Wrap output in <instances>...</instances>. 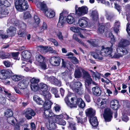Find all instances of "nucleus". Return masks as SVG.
Returning a JSON list of instances; mask_svg holds the SVG:
<instances>
[{
	"mask_svg": "<svg viewBox=\"0 0 130 130\" xmlns=\"http://www.w3.org/2000/svg\"><path fill=\"white\" fill-rule=\"evenodd\" d=\"M22 55L24 58L26 59H28L31 56V54L29 51L25 50L22 52Z\"/></svg>",
	"mask_w": 130,
	"mask_h": 130,
	"instance_id": "nucleus-31",
	"label": "nucleus"
},
{
	"mask_svg": "<svg viewBox=\"0 0 130 130\" xmlns=\"http://www.w3.org/2000/svg\"><path fill=\"white\" fill-rule=\"evenodd\" d=\"M100 51L96 50L95 52H92L91 53L92 55L95 59L102 60L103 59V57L100 56Z\"/></svg>",
	"mask_w": 130,
	"mask_h": 130,
	"instance_id": "nucleus-24",
	"label": "nucleus"
},
{
	"mask_svg": "<svg viewBox=\"0 0 130 130\" xmlns=\"http://www.w3.org/2000/svg\"><path fill=\"white\" fill-rule=\"evenodd\" d=\"M49 81L51 83L54 85L58 86L59 87L61 86V82L60 81L58 80L55 77L51 76L49 78Z\"/></svg>",
	"mask_w": 130,
	"mask_h": 130,
	"instance_id": "nucleus-22",
	"label": "nucleus"
},
{
	"mask_svg": "<svg viewBox=\"0 0 130 130\" xmlns=\"http://www.w3.org/2000/svg\"><path fill=\"white\" fill-rule=\"evenodd\" d=\"M43 95L45 96V104L46 101L49 100L51 98V94L49 92L47 91L45 92H43Z\"/></svg>",
	"mask_w": 130,
	"mask_h": 130,
	"instance_id": "nucleus-37",
	"label": "nucleus"
},
{
	"mask_svg": "<svg viewBox=\"0 0 130 130\" xmlns=\"http://www.w3.org/2000/svg\"><path fill=\"white\" fill-rule=\"evenodd\" d=\"M36 4L38 8L42 10L44 12L45 15L47 17L52 18L55 17V11L53 9H48L44 2L43 3L39 2H36Z\"/></svg>",
	"mask_w": 130,
	"mask_h": 130,
	"instance_id": "nucleus-2",
	"label": "nucleus"
},
{
	"mask_svg": "<svg viewBox=\"0 0 130 130\" xmlns=\"http://www.w3.org/2000/svg\"><path fill=\"white\" fill-rule=\"evenodd\" d=\"M79 107L83 108L85 107V104L83 100L81 98L79 99V102L77 104Z\"/></svg>",
	"mask_w": 130,
	"mask_h": 130,
	"instance_id": "nucleus-44",
	"label": "nucleus"
},
{
	"mask_svg": "<svg viewBox=\"0 0 130 130\" xmlns=\"http://www.w3.org/2000/svg\"><path fill=\"white\" fill-rule=\"evenodd\" d=\"M50 63L53 66H58L61 62L60 57H51L50 59Z\"/></svg>",
	"mask_w": 130,
	"mask_h": 130,
	"instance_id": "nucleus-18",
	"label": "nucleus"
},
{
	"mask_svg": "<svg viewBox=\"0 0 130 130\" xmlns=\"http://www.w3.org/2000/svg\"><path fill=\"white\" fill-rule=\"evenodd\" d=\"M61 115H62L63 118V117L65 119L70 120H72V118L70 117L66 113H63Z\"/></svg>",
	"mask_w": 130,
	"mask_h": 130,
	"instance_id": "nucleus-64",
	"label": "nucleus"
},
{
	"mask_svg": "<svg viewBox=\"0 0 130 130\" xmlns=\"http://www.w3.org/2000/svg\"><path fill=\"white\" fill-rule=\"evenodd\" d=\"M23 113L25 115V117L28 119L32 118V116H34L36 114V113L31 109L27 108L24 111Z\"/></svg>",
	"mask_w": 130,
	"mask_h": 130,
	"instance_id": "nucleus-13",
	"label": "nucleus"
},
{
	"mask_svg": "<svg viewBox=\"0 0 130 130\" xmlns=\"http://www.w3.org/2000/svg\"><path fill=\"white\" fill-rule=\"evenodd\" d=\"M52 119L54 122L56 123L60 120L63 118V116L61 114L59 115H57L54 114V116L52 117Z\"/></svg>",
	"mask_w": 130,
	"mask_h": 130,
	"instance_id": "nucleus-36",
	"label": "nucleus"
},
{
	"mask_svg": "<svg viewBox=\"0 0 130 130\" xmlns=\"http://www.w3.org/2000/svg\"><path fill=\"white\" fill-rule=\"evenodd\" d=\"M98 1V3H102L106 5H108L109 3V2L107 1H106L105 0H96Z\"/></svg>",
	"mask_w": 130,
	"mask_h": 130,
	"instance_id": "nucleus-59",
	"label": "nucleus"
},
{
	"mask_svg": "<svg viewBox=\"0 0 130 130\" xmlns=\"http://www.w3.org/2000/svg\"><path fill=\"white\" fill-rule=\"evenodd\" d=\"M10 75V73L7 71L3 70L0 71V79H6Z\"/></svg>",
	"mask_w": 130,
	"mask_h": 130,
	"instance_id": "nucleus-21",
	"label": "nucleus"
},
{
	"mask_svg": "<svg viewBox=\"0 0 130 130\" xmlns=\"http://www.w3.org/2000/svg\"><path fill=\"white\" fill-rule=\"evenodd\" d=\"M33 99L37 104L39 105H43L44 106L45 104V102H44V101L42 100L41 98L37 95L34 96Z\"/></svg>",
	"mask_w": 130,
	"mask_h": 130,
	"instance_id": "nucleus-27",
	"label": "nucleus"
},
{
	"mask_svg": "<svg viewBox=\"0 0 130 130\" xmlns=\"http://www.w3.org/2000/svg\"><path fill=\"white\" fill-rule=\"evenodd\" d=\"M43 92H46L48 89L47 85L43 83H40L38 86V89Z\"/></svg>",
	"mask_w": 130,
	"mask_h": 130,
	"instance_id": "nucleus-34",
	"label": "nucleus"
},
{
	"mask_svg": "<svg viewBox=\"0 0 130 130\" xmlns=\"http://www.w3.org/2000/svg\"><path fill=\"white\" fill-rule=\"evenodd\" d=\"M6 99L2 96H0V103L1 104H4L6 103Z\"/></svg>",
	"mask_w": 130,
	"mask_h": 130,
	"instance_id": "nucleus-61",
	"label": "nucleus"
},
{
	"mask_svg": "<svg viewBox=\"0 0 130 130\" xmlns=\"http://www.w3.org/2000/svg\"><path fill=\"white\" fill-rule=\"evenodd\" d=\"M70 85V87L74 91H77V89L81 87L82 85L80 82H73L71 83Z\"/></svg>",
	"mask_w": 130,
	"mask_h": 130,
	"instance_id": "nucleus-19",
	"label": "nucleus"
},
{
	"mask_svg": "<svg viewBox=\"0 0 130 130\" xmlns=\"http://www.w3.org/2000/svg\"><path fill=\"white\" fill-rule=\"evenodd\" d=\"M92 93L93 95L96 96H99L101 93V91L99 87L95 86L93 87L92 89Z\"/></svg>",
	"mask_w": 130,
	"mask_h": 130,
	"instance_id": "nucleus-26",
	"label": "nucleus"
},
{
	"mask_svg": "<svg viewBox=\"0 0 130 130\" xmlns=\"http://www.w3.org/2000/svg\"><path fill=\"white\" fill-rule=\"evenodd\" d=\"M48 40L53 43L55 46H58V43L55 39L52 38H50L48 39Z\"/></svg>",
	"mask_w": 130,
	"mask_h": 130,
	"instance_id": "nucleus-52",
	"label": "nucleus"
},
{
	"mask_svg": "<svg viewBox=\"0 0 130 130\" xmlns=\"http://www.w3.org/2000/svg\"><path fill=\"white\" fill-rule=\"evenodd\" d=\"M34 18L35 23L36 24L35 25H38L40 22L39 18L36 15H34Z\"/></svg>",
	"mask_w": 130,
	"mask_h": 130,
	"instance_id": "nucleus-53",
	"label": "nucleus"
},
{
	"mask_svg": "<svg viewBox=\"0 0 130 130\" xmlns=\"http://www.w3.org/2000/svg\"><path fill=\"white\" fill-rule=\"evenodd\" d=\"M89 120L91 124L93 126H96L98 125V123L97 122L96 117L94 116L89 119Z\"/></svg>",
	"mask_w": 130,
	"mask_h": 130,
	"instance_id": "nucleus-29",
	"label": "nucleus"
},
{
	"mask_svg": "<svg viewBox=\"0 0 130 130\" xmlns=\"http://www.w3.org/2000/svg\"><path fill=\"white\" fill-rule=\"evenodd\" d=\"M15 4L17 10L20 11H25L28 7V3L25 0H15Z\"/></svg>",
	"mask_w": 130,
	"mask_h": 130,
	"instance_id": "nucleus-4",
	"label": "nucleus"
},
{
	"mask_svg": "<svg viewBox=\"0 0 130 130\" xmlns=\"http://www.w3.org/2000/svg\"><path fill=\"white\" fill-rule=\"evenodd\" d=\"M104 29L105 27L104 26L101 25L100 26L99 28L98 32L100 33H103L104 31Z\"/></svg>",
	"mask_w": 130,
	"mask_h": 130,
	"instance_id": "nucleus-60",
	"label": "nucleus"
},
{
	"mask_svg": "<svg viewBox=\"0 0 130 130\" xmlns=\"http://www.w3.org/2000/svg\"><path fill=\"white\" fill-rule=\"evenodd\" d=\"M130 43L127 40L123 39H122L119 42L117 48L121 49V50H124V49L127 51L125 47L129 45Z\"/></svg>",
	"mask_w": 130,
	"mask_h": 130,
	"instance_id": "nucleus-11",
	"label": "nucleus"
},
{
	"mask_svg": "<svg viewBox=\"0 0 130 130\" xmlns=\"http://www.w3.org/2000/svg\"><path fill=\"white\" fill-rule=\"evenodd\" d=\"M89 20L85 17H83L79 20L78 24L79 26L83 28L86 27L88 25Z\"/></svg>",
	"mask_w": 130,
	"mask_h": 130,
	"instance_id": "nucleus-14",
	"label": "nucleus"
},
{
	"mask_svg": "<svg viewBox=\"0 0 130 130\" xmlns=\"http://www.w3.org/2000/svg\"><path fill=\"white\" fill-rule=\"evenodd\" d=\"M112 47H105L104 46H101V49L100 51V55L103 56H107L110 55V56H113L112 54Z\"/></svg>",
	"mask_w": 130,
	"mask_h": 130,
	"instance_id": "nucleus-7",
	"label": "nucleus"
},
{
	"mask_svg": "<svg viewBox=\"0 0 130 130\" xmlns=\"http://www.w3.org/2000/svg\"><path fill=\"white\" fill-rule=\"evenodd\" d=\"M65 22V19L63 17L62 13L60 14L58 22L57 24V27L58 28H62L63 27Z\"/></svg>",
	"mask_w": 130,
	"mask_h": 130,
	"instance_id": "nucleus-20",
	"label": "nucleus"
},
{
	"mask_svg": "<svg viewBox=\"0 0 130 130\" xmlns=\"http://www.w3.org/2000/svg\"><path fill=\"white\" fill-rule=\"evenodd\" d=\"M54 108L56 112H59L60 109V107L58 105L56 104L54 107Z\"/></svg>",
	"mask_w": 130,
	"mask_h": 130,
	"instance_id": "nucleus-63",
	"label": "nucleus"
},
{
	"mask_svg": "<svg viewBox=\"0 0 130 130\" xmlns=\"http://www.w3.org/2000/svg\"><path fill=\"white\" fill-rule=\"evenodd\" d=\"M51 92L52 93L54 94L56 98H58L59 95L58 94V90L56 88L53 87L51 88Z\"/></svg>",
	"mask_w": 130,
	"mask_h": 130,
	"instance_id": "nucleus-41",
	"label": "nucleus"
},
{
	"mask_svg": "<svg viewBox=\"0 0 130 130\" xmlns=\"http://www.w3.org/2000/svg\"><path fill=\"white\" fill-rule=\"evenodd\" d=\"M10 21L13 24L15 25L16 26L18 25L19 24V22L15 18L11 19Z\"/></svg>",
	"mask_w": 130,
	"mask_h": 130,
	"instance_id": "nucleus-51",
	"label": "nucleus"
},
{
	"mask_svg": "<svg viewBox=\"0 0 130 130\" xmlns=\"http://www.w3.org/2000/svg\"><path fill=\"white\" fill-rule=\"evenodd\" d=\"M105 16L106 19L108 20H110L113 18V16L109 13L107 11H105Z\"/></svg>",
	"mask_w": 130,
	"mask_h": 130,
	"instance_id": "nucleus-49",
	"label": "nucleus"
},
{
	"mask_svg": "<svg viewBox=\"0 0 130 130\" xmlns=\"http://www.w3.org/2000/svg\"><path fill=\"white\" fill-rule=\"evenodd\" d=\"M87 116L89 118L94 116L95 113V111L91 108L88 109L86 111Z\"/></svg>",
	"mask_w": 130,
	"mask_h": 130,
	"instance_id": "nucleus-32",
	"label": "nucleus"
},
{
	"mask_svg": "<svg viewBox=\"0 0 130 130\" xmlns=\"http://www.w3.org/2000/svg\"><path fill=\"white\" fill-rule=\"evenodd\" d=\"M70 30L72 31L78 33L81 30L86 31V29L85 28H82L78 27L72 26L70 28Z\"/></svg>",
	"mask_w": 130,
	"mask_h": 130,
	"instance_id": "nucleus-35",
	"label": "nucleus"
},
{
	"mask_svg": "<svg viewBox=\"0 0 130 130\" xmlns=\"http://www.w3.org/2000/svg\"><path fill=\"white\" fill-rule=\"evenodd\" d=\"M124 50H121V49L117 48L116 50L117 53H115L113 56V58H119L120 57H122L123 55L126 54L128 53L127 51L125 49Z\"/></svg>",
	"mask_w": 130,
	"mask_h": 130,
	"instance_id": "nucleus-16",
	"label": "nucleus"
},
{
	"mask_svg": "<svg viewBox=\"0 0 130 130\" xmlns=\"http://www.w3.org/2000/svg\"><path fill=\"white\" fill-rule=\"evenodd\" d=\"M16 30V27L10 26L9 28L7 30V33L9 36H13L15 33Z\"/></svg>",
	"mask_w": 130,
	"mask_h": 130,
	"instance_id": "nucleus-30",
	"label": "nucleus"
},
{
	"mask_svg": "<svg viewBox=\"0 0 130 130\" xmlns=\"http://www.w3.org/2000/svg\"><path fill=\"white\" fill-rule=\"evenodd\" d=\"M26 31L24 29L23 30H20L18 32V34L21 37H24L26 35Z\"/></svg>",
	"mask_w": 130,
	"mask_h": 130,
	"instance_id": "nucleus-48",
	"label": "nucleus"
},
{
	"mask_svg": "<svg viewBox=\"0 0 130 130\" xmlns=\"http://www.w3.org/2000/svg\"><path fill=\"white\" fill-rule=\"evenodd\" d=\"M10 54H8L6 55L4 53H2L0 54V58L3 59H4L8 58V56H10Z\"/></svg>",
	"mask_w": 130,
	"mask_h": 130,
	"instance_id": "nucleus-56",
	"label": "nucleus"
},
{
	"mask_svg": "<svg viewBox=\"0 0 130 130\" xmlns=\"http://www.w3.org/2000/svg\"><path fill=\"white\" fill-rule=\"evenodd\" d=\"M67 21L69 24H72L74 22V18L71 15H69L67 17Z\"/></svg>",
	"mask_w": 130,
	"mask_h": 130,
	"instance_id": "nucleus-39",
	"label": "nucleus"
},
{
	"mask_svg": "<svg viewBox=\"0 0 130 130\" xmlns=\"http://www.w3.org/2000/svg\"><path fill=\"white\" fill-rule=\"evenodd\" d=\"M1 0H0V18L6 16L9 13L7 9L3 8Z\"/></svg>",
	"mask_w": 130,
	"mask_h": 130,
	"instance_id": "nucleus-17",
	"label": "nucleus"
},
{
	"mask_svg": "<svg viewBox=\"0 0 130 130\" xmlns=\"http://www.w3.org/2000/svg\"><path fill=\"white\" fill-rule=\"evenodd\" d=\"M107 100L105 98H99L97 100L96 104L99 108H103L105 107Z\"/></svg>",
	"mask_w": 130,
	"mask_h": 130,
	"instance_id": "nucleus-15",
	"label": "nucleus"
},
{
	"mask_svg": "<svg viewBox=\"0 0 130 130\" xmlns=\"http://www.w3.org/2000/svg\"><path fill=\"white\" fill-rule=\"evenodd\" d=\"M39 82V79L38 78H33L31 79V88L32 90L36 91L38 90V85L37 83Z\"/></svg>",
	"mask_w": 130,
	"mask_h": 130,
	"instance_id": "nucleus-12",
	"label": "nucleus"
},
{
	"mask_svg": "<svg viewBox=\"0 0 130 130\" xmlns=\"http://www.w3.org/2000/svg\"><path fill=\"white\" fill-rule=\"evenodd\" d=\"M119 104L118 101L116 100H113L110 102L111 108L114 110H117L119 107Z\"/></svg>",
	"mask_w": 130,
	"mask_h": 130,
	"instance_id": "nucleus-23",
	"label": "nucleus"
},
{
	"mask_svg": "<svg viewBox=\"0 0 130 130\" xmlns=\"http://www.w3.org/2000/svg\"><path fill=\"white\" fill-rule=\"evenodd\" d=\"M47 28V26L45 23H43L42 26L41 27L40 29V32H43L44 30H45Z\"/></svg>",
	"mask_w": 130,
	"mask_h": 130,
	"instance_id": "nucleus-55",
	"label": "nucleus"
},
{
	"mask_svg": "<svg viewBox=\"0 0 130 130\" xmlns=\"http://www.w3.org/2000/svg\"><path fill=\"white\" fill-rule=\"evenodd\" d=\"M77 91H74L80 95H81L83 93V90L80 87L78 89H77Z\"/></svg>",
	"mask_w": 130,
	"mask_h": 130,
	"instance_id": "nucleus-62",
	"label": "nucleus"
},
{
	"mask_svg": "<svg viewBox=\"0 0 130 130\" xmlns=\"http://www.w3.org/2000/svg\"><path fill=\"white\" fill-rule=\"evenodd\" d=\"M52 104V103L51 101L48 100L46 102L44 106V112L43 117L45 118H52L54 116V114L50 109Z\"/></svg>",
	"mask_w": 130,
	"mask_h": 130,
	"instance_id": "nucleus-3",
	"label": "nucleus"
},
{
	"mask_svg": "<svg viewBox=\"0 0 130 130\" xmlns=\"http://www.w3.org/2000/svg\"><path fill=\"white\" fill-rule=\"evenodd\" d=\"M38 49L40 50L41 52L42 53L47 52V47L45 46H42L39 45L37 46Z\"/></svg>",
	"mask_w": 130,
	"mask_h": 130,
	"instance_id": "nucleus-43",
	"label": "nucleus"
},
{
	"mask_svg": "<svg viewBox=\"0 0 130 130\" xmlns=\"http://www.w3.org/2000/svg\"><path fill=\"white\" fill-rule=\"evenodd\" d=\"M5 115L6 117L8 118L12 117L13 113L11 110L8 109L5 113Z\"/></svg>",
	"mask_w": 130,
	"mask_h": 130,
	"instance_id": "nucleus-47",
	"label": "nucleus"
},
{
	"mask_svg": "<svg viewBox=\"0 0 130 130\" xmlns=\"http://www.w3.org/2000/svg\"><path fill=\"white\" fill-rule=\"evenodd\" d=\"M122 120L125 122H127L128 120V118L127 116L126 113H122Z\"/></svg>",
	"mask_w": 130,
	"mask_h": 130,
	"instance_id": "nucleus-57",
	"label": "nucleus"
},
{
	"mask_svg": "<svg viewBox=\"0 0 130 130\" xmlns=\"http://www.w3.org/2000/svg\"><path fill=\"white\" fill-rule=\"evenodd\" d=\"M69 125L68 127L69 129L71 130H76L75 123L72 122L68 121Z\"/></svg>",
	"mask_w": 130,
	"mask_h": 130,
	"instance_id": "nucleus-42",
	"label": "nucleus"
},
{
	"mask_svg": "<svg viewBox=\"0 0 130 130\" xmlns=\"http://www.w3.org/2000/svg\"><path fill=\"white\" fill-rule=\"evenodd\" d=\"M30 17L31 15L28 12H26L24 13L23 17L24 19H28Z\"/></svg>",
	"mask_w": 130,
	"mask_h": 130,
	"instance_id": "nucleus-58",
	"label": "nucleus"
},
{
	"mask_svg": "<svg viewBox=\"0 0 130 130\" xmlns=\"http://www.w3.org/2000/svg\"><path fill=\"white\" fill-rule=\"evenodd\" d=\"M68 58L70 59L71 61L74 64H76L78 62V61L77 58L75 57L71 56L68 57Z\"/></svg>",
	"mask_w": 130,
	"mask_h": 130,
	"instance_id": "nucleus-46",
	"label": "nucleus"
},
{
	"mask_svg": "<svg viewBox=\"0 0 130 130\" xmlns=\"http://www.w3.org/2000/svg\"><path fill=\"white\" fill-rule=\"evenodd\" d=\"M28 83V81L25 79H23L20 81L18 83V87H15L14 88L16 93L21 94V92L18 88L21 90L27 88Z\"/></svg>",
	"mask_w": 130,
	"mask_h": 130,
	"instance_id": "nucleus-5",
	"label": "nucleus"
},
{
	"mask_svg": "<svg viewBox=\"0 0 130 130\" xmlns=\"http://www.w3.org/2000/svg\"><path fill=\"white\" fill-rule=\"evenodd\" d=\"M82 71L84 74V77L85 78L86 80L85 82V86L86 89L88 92L90 93V85L92 83L94 85H96V84L94 82H93L92 79L91 78L90 76L88 73L84 70L82 68L80 67H78L76 69L74 73V76L75 78H79L82 76Z\"/></svg>",
	"mask_w": 130,
	"mask_h": 130,
	"instance_id": "nucleus-1",
	"label": "nucleus"
},
{
	"mask_svg": "<svg viewBox=\"0 0 130 130\" xmlns=\"http://www.w3.org/2000/svg\"><path fill=\"white\" fill-rule=\"evenodd\" d=\"M56 35L59 39L61 40H63V37L62 35V33L60 31H58Z\"/></svg>",
	"mask_w": 130,
	"mask_h": 130,
	"instance_id": "nucleus-54",
	"label": "nucleus"
},
{
	"mask_svg": "<svg viewBox=\"0 0 130 130\" xmlns=\"http://www.w3.org/2000/svg\"><path fill=\"white\" fill-rule=\"evenodd\" d=\"M36 62L38 64L40 67L43 69L46 68V65L44 61V58L42 55H37L35 57Z\"/></svg>",
	"mask_w": 130,
	"mask_h": 130,
	"instance_id": "nucleus-9",
	"label": "nucleus"
},
{
	"mask_svg": "<svg viewBox=\"0 0 130 130\" xmlns=\"http://www.w3.org/2000/svg\"><path fill=\"white\" fill-rule=\"evenodd\" d=\"M73 39L78 42L79 43H81L83 45H84V43L80 40L77 37V36L76 34H74L73 35Z\"/></svg>",
	"mask_w": 130,
	"mask_h": 130,
	"instance_id": "nucleus-50",
	"label": "nucleus"
},
{
	"mask_svg": "<svg viewBox=\"0 0 130 130\" xmlns=\"http://www.w3.org/2000/svg\"><path fill=\"white\" fill-rule=\"evenodd\" d=\"M70 96H66L64 100L67 105L70 108L76 107L79 98H77L76 97L72 98H71V101L70 102L69 99Z\"/></svg>",
	"mask_w": 130,
	"mask_h": 130,
	"instance_id": "nucleus-6",
	"label": "nucleus"
},
{
	"mask_svg": "<svg viewBox=\"0 0 130 130\" xmlns=\"http://www.w3.org/2000/svg\"><path fill=\"white\" fill-rule=\"evenodd\" d=\"M22 67L24 69V70L28 71L29 70V67H30V64L28 63H26L23 62H22Z\"/></svg>",
	"mask_w": 130,
	"mask_h": 130,
	"instance_id": "nucleus-38",
	"label": "nucleus"
},
{
	"mask_svg": "<svg viewBox=\"0 0 130 130\" xmlns=\"http://www.w3.org/2000/svg\"><path fill=\"white\" fill-rule=\"evenodd\" d=\"M75 14L78 16H80L87 14L88 12V9L86 6H83L81 7H78L76 5L75 7Z\"/></svg>",
	"mask_w": 130,
	"mask_h": 130,
	"instance_id": "nucleus-8",
	"label": "nucleus"
},
{
	"mask_svg": "<svg viewBox=\"0 0 130 130\" xmlns=\"http://www.w3.org/2000/svg\"><path fill=\"white\" fill-rule=\"evenodd\" d=\"M23 76L20 75L15 74L11 76V78L14 82H18L23 78Z\"/></svg>",
	"mask_w": 130,
	"mask_h": 130,
	"instance_id": "nucleus-33",
	"label": "nucleus"
},
{
	"mask_svg": "<svg viewBox=\"0 0 130 130\" xmlns=\"http://www.w3.org/2000/svg\"><path fill=\"white\" fill-rule=\"evenodd\" d=\"M112 112L109 108H106L104 111L103 117L106 122L111 121L112 118Z\"/></svg>",
	"mask_w": 130,
	"mask_h": 130,
	"instance_id": "nucleus-10",
	"label": "nucleus"
},
{
	"mask_svg": "<svg viewBox=\"0 0 130 130\" xmlns=\"http://www.w3.org/2000/svg\"><path fill=\"white\" fill-rule=\"evenodd\" d=\"M1 1L3 8H5V7H8L10 6V3L7 0H1Z\"/></svg>",
	"mask_w": 130,
	"mask_h": 130,
	"instance_id": "nucleus-45",
	"label": "nucleus"
},
{
	"mask_svg": "<svg viewBox=\"0 0 130 130\" xmlns=\"http://www.w3.org/2000/svg\"><path fill=\"white\" fill-rule=\"evenodd\" d=\"M52 120H50L48 125L47 126V128L50 130H53L57 128L56 125Z\"/></svg>",
	"mask_w": 130,
	"mask_h": 130,
	"instance_id": "nucleus-28",
	"label": "nucleus"
},
{
	"mask_svg": "<svg viewBox=\"0 0 130 130\" xmlns=\"http://www.w3.org/2000/svg\"><path fill=\"white\" fill-rule=\"evenodd\" d=\"M7 122L11 124L14 125L15 124V119L12 116L7 118Z\"/></svg>",
	"mask_w": 130,
	"mask_h": 130,
	"instance_id": "nucleus-40",
	"label": "nucleus"
},
{
	"mask_svg": "<svg viewBox=\"0 0 130 130\" xmlns=\"http://www.w3.org/2000/svg\"><path fill=\"white\" fill-rule=\"evenodd\" d=\"M90 15L94 20L97 21L99 18V14L97 11L96 10L90 11Z\"/></svg>",
	"mask_w": 130,
	"mask_h": 130,
	"instance_id": "nucleus-25",
	"label": "nucleus"
}]
</instances>
